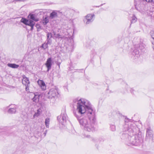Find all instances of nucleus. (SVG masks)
<instances>
[{
	"mask_svg": "<svg viewBox=\"0 0 154 154\" xmlns=\"http://www.w3.org/2000/svg\"><path fill=\"white\" fill-rule=\"evenodd\" d=\"M74 101L77 104V112H74V115L80 125L88 131H93L94 130L96 119L95 112L91 103L83 98L76 99Z\"/></svg>",
	"mask_w": 154,
	"mask_h": 154,
	"instance_id": "f257e3e1",
	"label": "nucleus"
},
{
	"mask_svg": "<svg viewBox=\"0 0 154 154\" xmlns=\"http://www.w3.org/2000/svg\"><path fill=\"white\" fill-rule=\"evenodd\" d=\"M129 131H127L126 133L122 134V137L124 139H125L130 144L133 145H137L136 140L135 139L134 136H131L129 135Z\"/></svg>",
	"mask_w": 154,
	"mask_h": 154,
	"instance_id": "f03ea898",
	"label": "nucleus"
},
{
	"mask_svg": "<svg viewBox=\"0 0 154 154\" xmlns=\"http://www.w3.org/2000/svg\"><path fill=\"white\" fill-rule=\"evenodd\" d=\"M135 49L134 50L133 55H135L137 57L139 56L140 51H145V45L143 43H140L138 44H134Z\"/></svg>",
	"mask_w": 154,
	"mask_h": 154,
	"instance_id": "7ed1b4c3",
	"label": "nucleus"
},
{
	"mask_svg": "<svg viewBox=\"0 0 154 154\" xmlns=\"http://www.w3.org/2000/svg\"><path fill=\"white\" fill-rule=\"evenodd\" d=\"M57 119L60 123L64 125L67 120V116L66 113L65 112L62 113L60 116L57 117Z\"/></svg>",
	"mask_w": 154,
	"mask_h": 154,
	"instance_id": "20e7f679",
	"label": "nucleus"
},
{
	"mask_svg": "<svg viewBox=\"0 0 154 154\" xmlns=\"http://www.w3.org/2000/svg\"><path fill=\"white\" fill-rule=\"evenodd\" d=\"M58 94V92L57 89L52 88L50 89L49 91L47 93L46 95L50 98L54 97Z\"/></svg>",
	"mask_w": 154,
	"mask_h": 154,
	"instance_id": "39448f33",
	"label": "nucleus"
},
{
	"mask_svg": "<svg viewBox=\"0 0 154 154\" xmlns=\"http://www.w3.org/2000/svg\"><path fill=\"white\" fill-rule=\"evenodd\" d=\"M94 15L93 14H88L84 19V21L86 24H88L92 22L94 20Z\"/></svg>",
	"mask_w": 154,
	"mask_h": 154,
	"instance_id": "423d86ee",
	"label": "nucleus"
},
{
	"mask_svg": "<svg viewBox=\"0 0 154 154\" xmlns=\"http://www.w3.org/2000/svg\"><path fill=\"white\" fill-rule=\"evenodd\" d=\"M52 60L51 58L50 57L48 58L46 61V63L45 64L47 68V71H49L51 69L52 66Z\"/></svg>",
	"mask_w": 154,
	"mask_h": 154,
	"instance_id": "0eeeda50",
	"label": "nucleus"
},
{
	"mask_svg": "<svg viewBox=\"0 0 154 154\" xmlns=\"http://www.w3.org/2000/svg\"><path fill=\"white\" fill-rule=\"evenodd\" d=\"M32 95L33 96V97L32 99L33 101L35 103L38 102L39 101L40 95L38 93H32Z\"/></svg>",
	"mask_w": 154,
	"mask_h": 154,
	"instance_id": "6e6552de",
	"label": "nucleus"
},
{
	"mask_svg": "<svg viewBox=\"0 0 154 154\" xmlns=\"http://www.w3.org/2000/svg\"><path fill=\"white\" fill-rule=\"evenodd\" d=\"M38 85L43 90L46 89V86L44 82L42 80H38L37 82Z\"/></svg>",
	"mask_w": 154,
	"mask_h": 154,
	"instance_id": "1a4fd4ad",
	"label": "nucleus"
},
{
	"mask_svg": "<svg viewBox=\"0 0 154 154\" xmlns=\"http://www.w3.org/2000/svg\"><path fill=\"white\" fill-rule=\"evenodd\" d=\"M22 83L25 85H30V82L28 78H27L24 75L23 76V79H22Z\"/></svg>",
	"mask_w": 154,
	"mask_h": 154,
	"instance_id": "9d476101",
	"label": "nucleus"
},
{
	"mask_svg": "<svg viewBox=\"0 0 154 154\" xmlns=\"http://www.w3.org/2000/svg\"><path fill=\"white\" fill-rule=\"evenodd\" d=\"M152 131L150 128H147L146 139H150L152 137Z\"/></svg>",
	"mask_w": 154,
	"mask_h": 154,
	"instance_id": "9b49d317",
	"label": "nucleus"
},
{
	"mask_svg": "<svg viewBox=\"0 0 154 154\" xmlns=\"http://www.w3.org/2000/svg\"><path fill=\"white\" fill-rule=\"evenodd\" d=\"M35 24V22L32 20H28L26 25L29 26H31V28L30 30H32L33 29V26Z\"/></svg>",
	"mask_w": 154,
	"mask_h": 154,
	"instance_id": "f8f14e48",
	"label": "nucleus"
},
{
	"mask_svg": "<svg viewBox=\"0 0 154 154\" xmlns=\"http://www.w3.org/2000/svg\"><path fill=\"white\" fill-rule=\"evenodd\" d=\"M53 34L54 35V38H62L63 37V36L59 34H57L54 31L53 32Z\"/></svg>",
	"mask_w": 154,
	"mask_h": 154,
	"instance_id": "ddd939ff",
	"label": "nucleus"
},
{
	"mask_svg": "<svg viewBox=\"0 0 154 154\" xmlns=\"http://www.w3.org/2000/svg\"><path fill=\"white\" fill-rule=\"evenodd\" d=\"M57 16V13L56 11H53L49 17L51 19H53Z\"/></svg>",
	"mask_w": 154,
	"mask_h": 154,
	"instance_id": "4468645a",
	"label": "nucleus"
},
{
	"mask_svg": "<svg viewBox=\"0 0 154 154\" xmlns=\"http://www.w3.org/2000/svg\"><path fill=\"white\" fill-rule=\"evenodd\" d=\"M7 66L10 67L12 68H17L19 67V65L14 63H8L7 64Z\"/></svg>",
	"mask_w": 154,
	"mask_h": 154,
	"instance_id": "2eb2a0df",
	"label": "nucleus"
},
{
	"mask_svg": "<svg viewBox=\"0 0 154 154\" xmlns=\"http://www.w3.org/2000/svg\"><path fill=\"white\" fill-rule=\"evenodd\" d=\"M8 112L11 114L15 113L16 112V108L14 107L12 108H10Z\"/></svg>",
	"mask_w": 154,
	"mask_h": 154,
	"instance_id": "dca6fc26",
	"label": "nucleus"
},
{
	"mask_svg": "<svg viewBox=\"0 0 154 154\" xmlns=\"http://www.w3.org/2000/svg\"><path fill=\"white\" fill-rule=\"evenodd\" d=\"M49 20L48 17H43L42 23L44 25H46L48 22Z\"/></svg>",
	"mask_w": 154,
	"mask_h": 154,
	"instance_id": "f3484780",
	"label": "nucleus"
},
{
	"mask_svg": "<svg viewBox=\"0 0 154 154\" xmlns=\"http://www.w3.org/2000/svg\"><path fill=\"white\" fill-rule=\"evenodd\" d=\"M42 112V110L40 109H39L37 110V112H35L34 115L33 116V117L34 118L35 117L38 116Z\"/></svg>",
	"mask_w": 154,
	"mask_h": 154,
	"instance_id": "a211bd4d",
	"label": "nucleus"
},
{
	"mask_svg": "<svg viewBox=\"0 0 154 154\" xmlns=\"http://www.w3.org/2000/svg\"><path fill=\"white\" fill-rule=\"evenodd\" d=\"M137 18L135 17V16L134 15H133L132 17V19L131 20V24H130V26H131V24H132V23H135V22H136V21H137Z\"/></svg>",
	"mask_w": 154,
	"mask_h": 154,
	"instance_id": "6ab92c4d",
	"label": "nucleus"
},
{
	"mask_svg": "<svg viewBox=\"0 0 154 154\" xmlns=\"http://www.w3.org/2000/svg\"><path fill=\"white\" fill-rule=\"evenodd\" d=\"M29 16H30V18L33 20L35 21H38V19L36 18L35 17V15L34 14H30Z\"/></svg>",
	"mask_w": 154,
	"mask_h": 154,
	"instance_id": "aec40b11",
	"label": "nucleus"
},
{
	"mask_svg": "<svg viewBox=\"0 0 154 154\" xmlns=\"http://www.w3.org/2000/svg\"><path fill=\"white\" fill-rule=\"evenodd\" d=\"M50 120L49 118H46L45 120V124L47 128H49V122Z\"/></svg>",
	"mask_w": 154,
	"mask_h": 154,
	"instance_id": "412c9836",
	"label": "nucleus"
},
{
	"mask_svg": "<svg viewBox=\"0 0 154 154\" xmlns=\"http://www.w3.org/2000/svg\"><path fill=\"white\" fill-rule=\"evenodd\" d=\"M28 20L26 18H22L20 20V22L23 23L25 24L26 25Z\"/></svg>",
	"mask_w": 154,
	"mask_h": 154,
	"instance_id": "4be33fe9",
	"label": "nucleus"
},
{
	"mask_svg": "<svg viewBox=\"0 0 154 154\" xmlns=\"http://www.w3.org/2000/svg\"><path fill=\"white\" fill-rule=\"evenodd\" d=\"M41 47L43 49H45L48 47V45L46 43H44L42 45Z\"/></svg>",
	"mask_w": 154,
	"mask_h": 154,
	"instance_id": "5701e85b",
	"label": "nucleus"
},
{
	"mask_svg": "<svg viewBox=\"0 0 154 154\" xmlns=\"http://www.w3.org/2000/svg\"><path fill=\"white\" fill-rule=\"evenodd\" d=\"M52 34L51 33H48L47 34V39H48L49 38H50L52 37Z\"/></svg>",
	"mask_w": 154,
	"mask_h": 154,
	"instance_id": "b1692460",
	"label": "nucleus"
},
{
	"mask_svg": "<svg viewBox=\"0 0 154 154\" xmlns=\"http://www.w3.org/2000/svg\"><path fill=\"white\" fill-rule=\"evenodd\" d=\"M110 128L112 131H114L116 130V127L114 125H110Z\"/></svg>",
	"mask_w": 154,
	"mask_h": 154,
	"instance_id": "393cba45",
	"label": "nucleus"
},
{
	"mask_svg": "<svg viewBox=\"0 0 154 154\" xmlns=\"http://www.w3.org/2000/svg\"><path fill=\"white\" fill-rule=\"evenodd\" d=\"M150 33L152 38L154 40V31H151L150 32Z\"/></svg>",
	"mask_w": 154,
	"mask_h": 154,
	"instance_id": "a878e982",
	"label": "nucleus"
},
{
	"mask_svg": "<svg viewBox=\"0 0 154 154\" xmlns=\"http://www.w3.org/2000/svg\"><path fill=\"white\" fill-rule=\"evenodd\" d=\"M26 86V88L25 90L27 92H29V85H25Z\"/></svg>",
	"mask_w": 154,
	"mask_h": 154,
	"instance_id": "bb28decb",
	"label": "nucleus"
},
{
	"mask_svg": "<svg viewBox=\"0 0 154 154\" xmlns=\"http://www.w3.org/2000/svg\"><path fill=\"white\" fill-rule=\"evenodd\" d=\"M47 42L46 43L48 45H51V41L50 40V38H49L48 39H47Z\"/></svg>",
	"mask_w": 154,
	"mask_h": 154,
	"instance_id": "cd10ccee",
	"label": "nucleus"
},
{
	"mask_svg": "<svg viewBox=\"0 0 154 154\" xmlns=\"http://www.w3.org/2000/svg\"><path fill=\"white\" fill-rule=\"evenodd\" d=\"M152 47L154 51V41H152Z\"/></svg>",
	"mask_w": 154,
	"mask_h": 154,
	"instance_id": "c85d7f7f",
	"label": "nucleus"
},
{
	"mask_svg": "<svg viewBox=\"0 0 154 154\" xmlns=\"http://www.w3.org/2000/svg\"><path fill=\"white\" fill-rule=\"evenodd\" d=\"M144 1H146V2H152V0H143Z\"/></svg>",
	"mask_w": 154,
	"mask_h": 154,
	"instance_id": "c756f323",
	"label": "nucleus"
},
{
	"mask_svg": "<svg viewBox=\"0 0 154 154\" xmlns=\"http://www.w3.org/2000/svg\"><path fill=\"white\" fill-rule=\"evenodd\" d=\"M35 26L36 27V28L38 29H39L40 27V26L39 24H36L35 25Z\"/></svg>",
	"mask_w": 154,
	"mask_h": 154,
	"instance_id": "7c9ffc66",
	"label": "nucleus"
},
{
	"mask_svg": "<svg viewBox=\"0 0 154 154\" xmlns=\"http://www.w3.org/2000/svg\"><path fill=\"white\" fill-rule=\"evenodd\" d=\"M135 8H136V9H137L138 10H140L137 7V5H136L135 4Z\"/></svg>",
	"mask_w": 154,
	"mask_h": 154,
	"instance_id": "2f4dec72",
	"label": "nucleus"
},
{
	"mask_svg": "<svg viewBox=\"0 0 154 154\" xmlns=\"http://www.w3.org/2000/svg\"><path fill=\"white\" fill-rule=\"evenodd\" d=\"M8 2H11L13 1V0H7Z\"/></svg>",
	"mask_w": 154,
	"mask_h": 154,
	"instance_id": "473e14b6",
	"label": "nucleus"
},
{
	"mask_svg": "<svg viewBox=\"0 0 154 154\" xmlns=\"http://www.w3.org/2000/svg\"><path fill=\"white\" fill-rule=\"evenodd\" d=\"M47 131H46L44 133V134H45V136L46 134V133H47Z\"/></svg>",
	"mask_w": 154,
	"mask_h": 154,
	"instance_id": "72a5a7b5",
	"label": "nucleus"
}]
</instances>
